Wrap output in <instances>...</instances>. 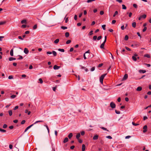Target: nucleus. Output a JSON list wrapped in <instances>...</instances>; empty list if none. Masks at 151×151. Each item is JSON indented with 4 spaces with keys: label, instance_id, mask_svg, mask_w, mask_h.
Returning <instances> with one entry per match:
<instances>
[{
    "label": "nucleus",
    "instance_id": "obj_1",
    "mask_svg": "<svg viewBox=\"0 0 151 151\" xmlns=\"http://www.w3.org/2000/svg\"><path fill=\"white\" fill-rule=\"evenodd\" d=\"M106 75V74H104L101 76L100 78V81L101 83L102 84L103 83L104 78Z\"/></svg>",
    "mask_w": 151,
    "mask_h": 151
},
{
    "label": "nucleus",
    "instance_id": "obj_2",
    "mask_svg": "<svg viewBox=\"0 0 151 151\" xmlns=\"http://www.w3.org/2000/svg\"><path fill=\"white\" fill-rule=\"evenodd\" d=\"M110 105L112 109H114L115 108L116 105L115 103L113 102H111L110 104Z\"/></svg>",
    "mask_w": 151,
    "mask_h": 151
},
{
    "label": "nucleus",
    "instance_id": "obj_3",
    "mask_svg": "<svg viewBox=\"0 0 151 151\" xmlns=\"http://www.w3.org/2000/svg\"><path fill=\"white\" fill-rule=\"evenodd\" d=\"M146 17V14H143L142 15L140 16L138 18V19L139 20H140L142 18H143V19H145Z\"/></svg>",
    "mask_w": 151,
    "mask_h": 151
},
{
    "label": "nucleus",
    "instance_id": "obj_4",
    "mask_svg": "<svg viewBox=\"0 0 151 151\" xmlns=\"http://www.w3.org/2000/svg\"><path fill=\"white\" fill-rule=\"evenodd\" d=\"M147 126L146 125L144 126L143 127V133L146 132L147 131Z\"/></svg>",
    "mask_w": 151,
    "mask_h": 151
},
{
    "label": "nucleus",
    "instance_id": "obj_5",
    "mask_svg": "<svg viewBox=\"0 0 151 151\" xmlns=\"http://www.w3.org/2000/svg\"><path fill=\"white\" fill-rule=\"evenodd\" d=\"M60 66H58L56 65H55L53 67V69L54 70H57L60 68Z\"/></svg>",
    "mask_w": 151,
    "mask_h": 151
},
{
    "label": "nucleus",
    "instance_id": "obj_6",
    "mask_svg": "<svg viewBox=\"0 0 151 151\" xmlns=\"http://www.w3.org/2000/svg\"><path fill=\"white\" fill-rule=\"evenodd\" d=\"M128 77V75L127 74H125L122 80H126L127 78Z\"/></svg>",
    "mask_w": 151,
    "mask_h": 151
},
{
    "label": "nucleus",
    "instance_id": "obj_7",
    "mask_svg": "<svg viewBox=\"0 0 151 151\" xmlns=\"http://www.w3.org/2000/svg\"><path fill=\"white\" fill-rule=\"evenodd\" d=\"M24 52L26 54H27L29 52V50L27 48H25L24 49Z\"/></svg>",
    "mask_w": 151,
    "mask_h": 151
},
{
    "label": "nucleus",
    "instance_id": "obj_8",
    "mask_svg": "<svg viewBox=\"0 0 151 151\" xmlns=\"http://www.w3.org/2000/svg\"><path fill=\"white\" fill-rule=\"evenodd\" d=\"M98 135L97 134H96L95 135H94L93 137V140H96L97 139H98Z\"/></svg>",
    "mask_w": 151,
    "mask_h": 151
},
{
    "label": "nucleus",
    "instance_id": "obj_9",
    "mask_svg": "<svg viewBox=\"0 0 151 151\" xmlns=\"http://www.w3.org/2000/svg\"><path fill=\"white\" fill-rule=\"evenodd\" d=\"M142 90V87L140 86L138 87L136 89V90L137 91H140Z\"/></svg>",
    "mask_w": 151,
    "mask_h": 151
},
{
    "label": "nucleus",
    "instance_id": "obj_10",
    "mask_svg": "<svg viewBox=\"0 0 151 151\" xmlns=\"http://www.w3.org/2000/svg\"><path fill=\"white\" fill-rule=\"evenodd\" d=\"M105 43V42H103V43L101 45L100 47L101 48H104V46Z\"/></svg>",
    "mask_w": 151,
    "mask_h": 151
},
{
    "label": "nucleus",
    "instance_id": "obj_11",
    "mask_svg": "<svg viewBox=\"0 0 151 151\" xmlns=\"http://www.w3.org/2000/svg\"><path fill=\"white\" fill-rule=\"evenodd\" d=\"M86 146L84 144H83L82 145V151H84L85 150Z\"/></svg>",
    "mask_w": 151,
    "mask_h": 151
},
{
    "label": "nucleus",
    "instance_id": "obj_12",
    "mask_svg": "<svg viewBox=\"0 0 151 151\" xmlns=\"http://www.w3.org/2000/svg\"><path fill=\"white\" fill-rule=\"evenodd\" d=\"M10 55L12 56H13V49H12L10 52Z\"/></svg>",
    "mask_w": 151,
    "mask_h": 151
},
{
    "label": "nucleus",
    "instance_id": "obj_13",
    "mask_svg": "<svg viewBox=\"0 0 151 151\" xmlns=\"http://www.w3.org/2000/svg\"><path fill=\"white\" fill-rule=\"evenodd\" d=\"M68 141V139L67 137H66L64 139L63 141V142L64 143H65L67 142Z\"/></svg>",
    "mask_w": 151,
    "mask_h": 151
},
{
    "label": "nucleus",
    "instance_id": "obj_14",
    "mask_svg": "<svg viewBox=\"0 0 151 151\" xmlns=\"http://www.w3.org/2000/svg\"><path fill=\"white\" fill-rule=\"evenodd\" d=\"M73 136V134L72 133H70L68 135V137L69 139H70Z\"/></svg>",
    "mask_w": 151,
    "mask_h": 151
},
{
    "label": "nucleus",
    "instance_id": "obj_15",
    "mask_svg": "<svg viewBox=\"0 0 151 151\" xmlns=\"http://www.w3.org/2000/svg\"><path fill=\"white\" fill-rule=\"evenodd\" d=\"M144 57H146L147 58H150V55L149 54H145L144 55Z\"/></svg>",
    "mask_w": 151,
    "mask_h": 151
},
{
    "label": "nucleus",
    "instance_id": "obj_16",
    "mask_svg": "<svg viewBox=\"0 0 151 151\" xmlns=\"http://www.w3.org/2000/svg\"><path fill=\"white\" fill-rule=\"evenodd\" d=\"M136 23L135 22H133L132 24V26L134 28H135L136 26Z\"/></svg>",
    "mask_w": 151,
    "mask_h": 151
},
{
    "label": "nucleus",
    "instance_id": "obj_17",
    "mask_svg": "<svg viewBox=\"0 0 151 151\" xmlns=\"http://www.w3.org/2000/svg\"><path fill=\"white\" fill-rule=\"evenodd\" d=\"M81 136V134L80 133H78L77 135H76V138L78 139L79 138V137H80Z\"/></svg>",
    "mask_w": 151,
    "mask_h": 151
},
{
    "label": "nucleus",
    "instance_id": "obj_18",
    "mask_svg": "<svg viewBox=\"0 0 151 151\" xmlns=\"http://www.w3.org/2000/svg\"><path fill=\"white\" fill-rule=\"evenodd\" d=\"M139 72L140 73H145L146 72V71L145 70H139Z\"/></svg>",
    "mask_w": 151,
    "mask_h": 151
},
{
    "label": "nucleus",
    "instance_id": "obj_19",
    "mask_svg": "<svg viewBox=\"0 0 151 151\" xmlns=\"http://www.w3.org/2000/svg\"><path fill=\"white\" fill-rule=\"evenodd\" d=\"M9 60L10 61L14 60H16V58L13 57H10L9 58Z\"/></svg>",
    "mask_w": 151,
    "mask_h": 151
},
{
    "label": "nucleus",
    "instance_id": "obj_20",
    "mask_svg": "<svg viewBox=\"0 0 151 151\" xmlns=\"http://www.w3.org/2000/svg\"><path fill=\"white\" fill-rule=\"evenodd\" d=\"M65 35L66 37H68L69 36V33L68 32H66Z\"/></svg>",
    "mask_w": 151,
    "mask_h": 151
},
{
    "label": "nucleus",
    "instance_id": "obj_21",
    "mask_svg": "<svg viewBox=\"0 0 151 151\" xmlns=\"http://www.w3.org/2000/svg\"><path fill=\"white\" fill-rule=\"evenodd\" d=\"M25 112L26 113H27V114L28 115H29L30 114V113H31V112L30 111H28V110H27V109H26L25 110Z\"/></svg>",
    "mask_w": 151,
    "mask_h": 151
},
{
    "label": "nucleus",
    "instance_id": "obj_22",
    "mask_svg": "<svg viewBox=\"0 0 151 151\" xmlns=\"http://www.w3.org/2000/svg\"><path fill=\"white\" fill-rule=\"evenodd\" d=\"M59 39H57L54 41V42L55 44H57L59 42Z\"/></svg>",
    "mask_w": 151,
    "mask_h": 151
},
{
    "label": "nucleus",
    "instance_id": "obj_23",
    "mask_svg": "<svg viewBox=\"0 0 151 151\" xmlns=\"http://www.w3.org/2000/svg\"><path fill=\"white\" fill-rule=\"evenodd\" d=\"M18 56H19V58L17 59L18 60H22L23 58L22 56L21 55H19Z\"/></svg>",
    "mask_w": 151,
    "mask_h": 151
},
{
    "label": "nucleus",
    "instance_id": "obj_24",
    "mask_svg": "<svg viewBox=\"0 0 151 151\" xmlns=\"http://www.w3.org/2000/svg\"><path fill=\"white\" fill-rule=\"evenodd\" d=\"M9 115L10 116H11L12 115V110H10L9 111Z\"/></svg>",
    "mask_w": 151,
    "mask_h": 151
},
{
    "label": "nucleus",
    "instance_id": "obj_25",
    "mask_svg": "<svg viewBox=\"0 0 151 151\" xmlns=\"http://www.w3.org/2000/svg\"><path fill=\"white\" fill-rule=\"evenodd\" d=\"M58 50L62 52H64L65 51L63 49H60V48L58 49Z\"/></svg>",
    "mask_w": 151,
    "mask_h": 151
},
{
    "label": "nucleus",
    "instance_id": "obj_26",
    "mask_svg": "<svg viewBox=\"0 0 151 151\" xmlns=\"http://www.w3.org/2000/svg\"><path fill=\"white\" fill-rule=\"evenodd\" d=\"M5 21L1 22H0V25L4 24L6 23Z\"/></svg>",
    "mask_w": 151,
    "mask_h": 151
},
{
    "label": "nucleus",
    "instance_id": "obj_27",
    "mask_svg": "<svg viewBox=\"0 0 151 151\" xmlns=\"http://www.w3.org/2000/svg\"><path fill=\"white\" fill-rule=\"evenodd\" d=\"M61 28L63 29H67V27L63 26H61Z\"/></svg>",
    "mask_w": 151,
    "mask_h": 151
},
{
    "label": "nucleus",
    "instance_id": "obj_28",
    "mask_svg": "<svg viewBox=\"0 0 151 151\" xmlns=\"http://www.w3.org/2000/svg\"><path fill=\"white\" fill-rule=\"evenodd\" d=\"M52 53L55 56H56L57 55V53L56 52L54 51H52Z\"/></svg>",
    "mask_w": 151,
    "mask_h": 151
},
{
    "label": "nucleus",
    "instance_id": "obj_29",
    "mask_svg": "<svg viewBox=\"0 0 151 151\" xmlns=\"http://www.w3.org/2000/svg\"><path fill=\"white\" fill-rule=\"evenodd\" d=\"M0 131L2 132H6V130L0 128Z\"/></svg>",
    "mask_w": 151,
    "mask_h": 151
},
{
    "label": "nucleus",
    "instance_id": "obj_30",
    "mask_svg": "<svg viewBox=\"0 0 151 151\" xmlns=\"http://www.w3.org/2000/svg\"><path fill=\"white\" fill-rule=\"evenodd\" d=\"M122 8L123 9H127L126 7L123 4V5H122Z\"/></svg>",
    "mask_w": 151,
    "mask_h": 151
},
{
    "label": "nucleus",
    "instance_id": "obj_31",
    "mask_svg": "<svg viewBox=\"0 0 151 151\" xmlns=\"http://www.w3.org/2000/svg\"><path fill=\"white\" fill-rule=\"evenodd\" d=\"M132 58L134 61H136L137 60V58L135 56H132Z\"/></svg>",
    "mask_w": 151,
    "mask_h": 151
},
{
    "label": "nucleus",
    "instance_id": "obj_32",
    "mask_svg": "<svg viewBox=\"0 0 151 151\" xmlns=\"http://www.w3.org/2000/svg\"><path fill=\"white\" fill-rule=\"evenodd\" d=\"M128 36L127 35H126L124 37V40H127L128 39Z\"/></svg>",
    "mask_w": 151,
    "mask_h": 151
},
{
    "label": "nucleus",
    "instance_id": "obj_33",
    "mask_svg": "<svg viewBox=\"0 0 151 151\" xmlns=\"http://www.w3.org/2000/svg\"><path fill=\"white\" fill-rule=\"evenodd\" d=\"M118 14V12L117 11H116L115 12L114 14L113 15V17H115V16L116 15H117Z\"/></svg>",
    "mask_w": 151,
    "mask_h": 151
},
{
    "label": "nucleus",
    "instance_id": "obj_34",
    "mask_svg": "<svg viewBox=\"0 0 151 151\" xmlns=\"http://www.w3.org/2000/svg\"><path fill=\"white\" fill-rule=\"evenodd\" d=\"M71 42V41L70 40H68L66 42V43L67 44H68L69 43H70Z\"/></svg>",
    "mask_w": 151,
    "mask_h": 151
},
{
    "label": "nucleus",
    "instance_id": "obj_35",
    "mask_svg": "<svg viewBox=\"0 0 151 151\" xmlns=\"http://www.w3.org/2000/svg\"><path fill=\"white\" fill-rule=\"evenodd\" d=\"M96 0H88L87 1V2L88 3L91 2L93 1H95Z\"/></svg>",
    "mask_w": 151,
    "mask_h": 151
},
{
    "label": "nucleus",
    "instance_id": "obj_36",
    "mask_svg": "<svg viewBox=\"0 0 151 151\" xmlns=\"http://www.w3.org/2000/svg\"><path fill=\"white\" fill-rule=\"evenodd\" d=\"M7 127V124H4L3 125V128L4 129L6 128Z\"/></svg>",
    "mask_w": 151,
    "mask_h": 151
},
{
    "label": "nucleus",
    "instance_id": "obj_37",
    "mask_svg": "<svg viewBox=\"0 0 151 151\" xmlns=\"http://www.w3.org/2000/svg\"><path fill=\"white\" fill-rule=\"evenodd\" d=\"M132 124L133 125L135 126H137V125H139V124H135L134 123V122H132Z\"/></svg>",
    "mask_w": 151,
    "mask_h": 151
},
{
    "label": "nucleus",
    "instance_id": "obj_38",
    "mask_svg": "<svg viewBox=\"0 0 151 151\" xmlns=\"http://www.w3.org/2000/svg\"><path fill=\"white\" fill-rule=\"evenodd\" d=\"M101 129L104 130H106L107 131H109V130L107 129L106 128H105L104 127H101Z\"/></svg>",
    "mask_w": 151,
    "mask_h": 151
},
{
    "label": "nucleus",
    "instance_id": "obj_39",
    "mask_svg": "<svg viewBox=\"0 0 151 151\" xmlns=\"http://www.w3.org/2000/svg\"><path fill=\"white\" fill-rule=\"evenodd\" d=\"M43 121L41 120V121H37L35 123H34V124H36L37 123H38V122H43Z\"/></svg>",
    "mask_w": 151,
    "mask_h": 151
},
{
    "label": "nucleus",
    "instance_id": "obj_40",
    "mask_svg": "<svg viewBox=\"0 0 151 151\" xmlns=\"http://www.w3.org/2000/svg\"><path fill=\"white\" fill-rule=\"evenodd\" d=\"M105 27H106V25H105V24L103 25L102 26V28L104 30H105L106 29Z\"/></svg>",
    "mask_w": 151,
    "mask_h": 151
},
{
    "label": "nucleus",
    "instance_id": "obj_41",
    "mask_svg": "<svg viewBox=\"0 0 151 151\" xmlns=\"http://www.w3.org/2000/svg\"><path fill=\"white\" fill-rule=\"evenodd\" d=\"M16 97V95H13L11 96V98L12 99H14Z\"/></svg>",
    "mask_w": 151,
    "mask_h": 151
},
{
    "label": "nucleus",
    "instance_id": "obj_42",
    "mask_svg": "<svg viewBox=\"0 0 151 151\" xmlns=\"http://www.w3.org/2000/svg\"><path fill=\"white\" fill-rule=\"evenodd\" d=\"M8 78L9 79H13V77L12 76V75L9 76L8 77Z\"/></svg>",
    "mask_w": 151,
    "mask_h": 151
},
{
    "label": "nucleus",
    "instance_id": "obj_43",
    "mask_svg": "<svg viewBox=\"0 0 151 151\" xmlns=\"http://www.w3.org/2000/svg\"><path fill=\"white\" fill-rule=\"evenodd\" d=\"M115 113L117 114H120V112L119 111H117L116 110H115Z\"/></svg>",
    "mask_w": 151,
    "mask_h": 151
},
{
    "label": "nucleus",
    "instance_id": "obj_44",
    "mask_svg": "<svg viewBox=\"0 0 151 151\" xmlns=\"http://www.w3.org/2000/svg\"><path fill=\"white\" fill-rule=\"evenodd\" d=\"M37 28V25L35 24V25L33 27V29H35Z\"/></svg>",
    "mask_w": 151,
    "mask_h": 151
},
{
    "label": "nucleus",
    "instance_id": "obj_45",
    "mask_svg": "<svg viewBox=\"0 0 151 151\" xmlns=\"http://www.w3.org/2000/svg\"><path fill=\"white\" fill-rule=\"evenodd\" d=\"M101 38H102V36H99L98 37L97 39L98 40H100L101 39Z\"/></svg>",
    "mask_w": 151,
    "mask_h": 151
},
{
    "label": "nucleus",
    "instance_id": "obj_46",
    "mask_svg": "<svg viewBox=\"0 0 151 151\" xmlns=\"http://www.w3.org/2000/svg\"><path fill=\"white\" fill-rule=\"evenodd\" d=\"M147 28L146 27H145L144 28V29H143V30H142V31L143 32H145L146 30H147Z\"/></svg>",
    "mask_w": 151,
    "mask_h": 151
},
{
    "label": "nucleus",
    "instance_id": "obj_47",
    "mask_svg": "<svg viewBox=\"0 0 151 151\" xmlns=\"http://www.w3.org/2000/svg\"><path fill=\"white\" fill-rule=\"evenodd\" d=\"M39 80L40 81V83H42L43 82V81L41 78H40L39 79Z\"/></svg>",
    "mask_w": 151,
    "mask_h": 151
},
{
    "label": "nucleus",
    "instance_id": "obj_48",
    "mask_svg": "<svg viewBox=\"0 0 151 151\" xmlns=\"http://www.w3.org/2000/svg\"><path fill=\"white\" fill-rule=\"evenodd\" d=\"M93 31L91 30L89 33V35H91L93 34Z\"/></svg>",
    "mask_w": 151,
    "mask_h": 151
},
{
    "label": "nucleus",
    "instance_id": "obj_49",
    "mask_svg": "<svg viewBox=\"0 0 151 151\" xmlns=\"http://www.w3.org/2000/svg\"><path fill=\"white\" fill-rule=\"evenodd\" d=\"M26 22V20H23L21 21V23L22 24H23L25 23Z\"/></svg>",
    "mask_w": 151,
    "mask_h": 151
},
{
    "label": "nucleus",
    "instance_id": "obj_50",
    "mask_svg": "<svg viewBox=\"0 0 151 151\" xmlns=\"http://www.w3.org/2000/svg\"><path fill=\"white\" fill-rule=\"evenodd\" d=\"M74 19L75 20H76L77 19V16L76 15H75L74 17Z\"/></svg>",
    "mask_w": 151,
    "mask_h": 151
},
{
    "label": "nucleus",
    "instance_id": "obj_51",
    "mask_svg": "<svg viewBox=\"0 0 151 151\" xmlns=\"http://www.w3.org/2000/svg\"><path fill=\"white\" fill-rule=\"evenodd\" d=\"M97 38V36H94L93 37V39L94 40H96Z\"/></svg>",
    "mask_w": 151,
    "mask_h": 151
},
{
    "label": "nucleus",
    "instance_id": "obj_52",
    "mask_svg": "<svg viewBox=\"0 0 151 151\" xmlns=\"http://www.w3.org/2000/svg\"><path fill=\"white\" fill-rule=\"evenodd\" d=\"M81 135H83L85 134V132L84 131H82L81 132Z\"/></svg>",
    "mask_w": 151,
    "mask_h": 151
},
{
    "label": "nucleus",
    "instance_id": "obj_53",
    "mask_svg": "<svg viewBox=\"0 0 151 151\" xmlns=\"http://www.w3.org/2000/svg\"><path fill=\"white\" fill-rule=\"evenodd\" d=\"M100 14L101 15H102L104 14V12L103 11H101L100 12Z\"/></svg>",
    "mask_w": 151,
    "mask_h": 151
},
{
    "label": "nucleus",
    "instance_id": "obj_54",
    "mask_svg": "<svg viewBox=\"0 0 151 151\" xmlns=\"http://www.w3.org/2000/svg\"><path fill=\"white\" fill-rule=\"evenodd\" d=\"M144 64L146 65L148 67H150L151 66V65L150 64L144 63Z\"/></svg>",
    "mask_w": 151,
    "mask_h": 151
},
{
    "label": "nucleus",
    "instance_id": "obj_55",
    "mask_svg": "<svg viewBox=\"0 0 151 151\" xmlns=\"http://www.w3.org/2000/svg\"><path fill=\"white\" fill-rule=\"evenodd\" d=\"M25 122V120H23L21 122V124H24Z\"/></svg>",
    "mask_w": 151,
    "mask_h": 151
},
{
    "label": "nucleus",
    "instance_id": "obj_56",
    "mask_svg": "<svg viewBox=\"0 0 151 151\" xmlns=\"http://www.w3.org/2000/svg\"><path fill=\"white\" fill-rule=\"evenodd\" d=\"M116 22V21L115 20H112L111 23L112 24H114Z\"/></svg>",
    "mask_w": 151,
    "mask_h": 151
},
{
    "label": "nucleus",
    "instance_id": "obj_57",
    "mask_svg": "<svg viewBox=\"0 0 151 151\" xmlns=\"http://www.w3.org/2000/svg\"><path fill=\"white\" fill-rule=\"evenodd\" d=\"M13 146L12 145L10 144L9 145V148L10 149H12V148Z\"/></svg>",
    "mask_w": 151,
    "mask_h": 151
},
{
    "label": "nucleus",
    "instance_id": "obj_58",
    "mask_svg": "<svg viewBox=\"0 0 151 151\" xmlns=\"http://www.w3.org/2000/svg\"><path fill=\"white\" fill-rule=\"evenodd\" d=\"M95 68L94 67H93L91 69V71H93L94 70H95Z\"/></svg>",
    "mask_w": 151,
    "mask_h": 151
},
{
    "label": "nucleus",
    "instance_id": "obj_59",
    "mask_svg": "<svg viewBox=\"0 0 151 151\" xmlns=\"http://www.w3.org/2000/svg\"><path fill=\"white\" fill-rule=\"evenodd\" d=\"M106 137L109 139H111L112 137L110 136H108Z\"/></svg>",
    "mask_w": 151,
    "mask_h": 151
},
{
    "label": "nucleus",
    "instance_id": "obj_60",
    "mask_svg": "<svg viewBox=\"0 0 151 151\" xmlns=\"http://www.w3.org/2000/svg\"><path fill=\"white\" fill-rule=\"evenodd\" d=\"M78 141L79 142V143H82L83 142V141L81 139H78Z\"/></svg>",
    "mask_w": 151,
    "mask_h": 151
},
{
    "label": "nucleus",
    "instance_id": "obj_61",
    "mask_svg": "<svg viewBox=\"0 0 151 151\" xmlns=\"http://www.w3.org/2000/svg\"><path fill=\"white\" fill-rule=\"evenodd\" d=\"M133 6L135 8H137V5L136 4H133Z\"/></svg>",
    "mask_w": 151,
    "mask_h": 151
},
{
    "label": "nucleus",
    "instance_id": "obj_62",
    "mask_svg": "<svg viewBox=\"0 0 151 151\" xmlns=\"http://www.w3.org/2000/svg\"><path fill=\"white\" fill-rule=\"evenodd\" d=\"M121 29L122 30H124V25H122L121 27Z\"/></svg>",
    "mask_w": 151,
    "mask_h": 151
},
{
    "label": "nucleus",
    "instance_id": "obj_63",
    "mask_svg": "<svg viewBox=\"0 0 151 151\" xmlns=\"http://www.w3.org/2000/svg\"><path fill=\"white\" fill-rule=\"evenodd\" d=\"M18 106H16L14 108V110H16L17 109H18Z\"/></svg>",
    "mask_w": 151,
    "mask_h": 151
},
{
    "label": "nucleus",
    "instance_id": "obj_64",
    "mask_svg": "<svg viewBox=\"0 0 151 151\" xmlns=\"http://www.w3.org/2000/svg\"><path fill=\"white\" fill-rule=\"evenodd\" d=\"M147 119V117L146 116H144V117H143V120H145L146 119Z\"/></svg>",
    "mask_w": 151,
    "mask_h": 151
}]
</instances>
